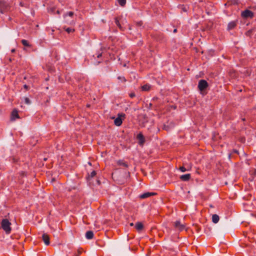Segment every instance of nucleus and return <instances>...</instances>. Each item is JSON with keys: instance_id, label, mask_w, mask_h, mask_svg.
Listing matches in <instances>:
<instances>
[{"instance_id": "nucleus-1", "label": "nucleus", "mask_w": 256, "mask_h": 256, "mask_svg": "<svg viewBox=\"0 0 256 256\" xmlns=\"http://www.w3.org/2000/svg\"><path fill=\"white\" fill-rule=\"evenodd\" d=\"M11 223L8 219H3L1 222V226L2 229L6 234H10L12 228H10Z\"/></svg>"}, {"instance_id": "nucleus-2", "label": "nucleus", "mask_w": 256, "mask_h": 256, "mask_svg": "<svg viewBox=\"0 0 256 256\" xmlns=\"http://www.w3.org/2000/svg\"><path fill=\"white\" fill-rule=\"evenodd\" d=\"M125 114L123 113H120L118 114V117L114 119V124L116 126H120L122 125V120L125 118Z\"/></svg>"}, {"instance_id": "nucleus-3", "label": "nucleus", "mask_w": 256, "mask_h": 256, "mask_svg": "<svg viewBox=\"0 0 256 256\" xmlns=\"http://www.w3.org/2000/svg\"><path fill=\"white\" fill-rule=\"evenodd\" d=\"M208 83L206 80H201L199 81L198 84V88L201 92L204 90L208 87Z\"/></svg>"}, {"instance_id": "nucleus-4", "label": "nucleus", "mask_w": 256, "mask_h": 256, "mask_svg": "<svg viewBox=\"0 0 256 256\" xmlns=\"http://www.w3.org/2000/svg\"><path fill=\"white\" fill-rule=\"evenodd\" d=\"M9 8L8 4L4 1H0V10L2 13L4 12Z\"/></svg>"}, {"instance_id": "nucleus-5", "label": "nucleus", "mask_w": 256, "mask_h": 256, "mask_svg": "<svg viewBox=\"0 0 256 256\" xmlns=\"http://www.w3.org/2000/svg\"><path fill=\"white\" fill-rule=\"evenodd\" d=\"M241 16L243 18H252L254 17V13L250 10H246L242 12Z\"/></svg>"}, {"instance_id": "nucleus-6", "label": "nucleus", "mask_w": 256, "mask_h": 256, "mask_svg": "<svg viewBox=\"0 0 256 256\" xmlns=\"http://www.w3.org/2000/svg\"><path fill=\"white\" fill-rule=\"evenodd\" d=\"M174 228L179 230H182L185 228V225L184 224H182L180 221H176L174 222Z\"/></svg>"}, {"instance_id": "nucleus-7", "label": "nucleus", "mask_w": 256, "mask_h": 256, "mask_svg": "<svg viewBox=\"0 0 256 256\" xmlns=\"http://www.w3.org/2000/svg\"><path fill=\"white\" fill-rule=\"evenodd\" d=\"M16 118H20V116L17 110L14 109L12 112L10 119L12 120H14Z\"/></svg>"}, {"instance_id": "nucleus-8", "label": "nucleus", "mask_w": 256, "mask_h": 256, "mask_svg": "<svg viewBox=\"0 0 256 256\" xmlns=\"http://www.w3.org/2000/svg\"><path fill=\"white\" fill-rule=\"evenodd\" d=\"M42 240L46 245L48 246L50 244V237L48 234H44L42 236Z\"/></svg>"}, {"instance_id": "nucleus-9", "label": "nucleus", "mask_w": 256, "mask_h": 256, "mask_svg": "<svg viewBox=\"0 0 256 256\" xmlns=\"http://www.w3.org/2000/svg\"><path fill=\"white\" fill-rule=\"evenodd\" d=\"M156 194V193H154V192H148L144 193L140 195V198H148L150 196H154Z\"/></svg>"}, {"instance_id": "nucleus-10", "label": "nucleus", "mask_w": 256, "mask_h": 256, "mask_svg": "<svg viewBox=\"0 0 256 256\" xmlns=\"http://www.w3.org/2000/svg\"><path fill=\"white\" fill-rule=\"evenodd\" d=\"M137 138L139 140L140 145H143L144 142V138L142 134H139L137 136Z\"/></svg>"}, {"instance_id": "nucleus-11", "label": "nucleus", "mask_w": 256, "mask_h": 256, "mask_svg": "<svg viewBox=\"0 0 256 256\" xmlns=\"http://www.w3.org/2000/svg\"><path fill=\"white\" fill-rule=\"evenodd\" d=\"M180 178L182 180L188 181L190 178V174H188L182 175L180 176Z\"/></svg>"}, {"instance_id": "nucleus-12", "label": "nucleus", "mask_w": 256, "mask_h": 256, "mask_svg": "<svg viewBox=\"0 0 256 256\" xmlns=\"http://www.w3.org/2000/svg\"><path fill=\"white\" fill-rule=\"evenodd\" d=\"M135 228L138 231H141L144 228V225L142 222H138L136 224Z\"/></svg>"}, {"instance_id": "nucleus-13", "label": "nucleus", "mask_w": 256, "mask_h": 256, "mask_svg": "<svg viewBox=\"0 0 256 256\" xmlns=\"http://www.w3.org/2000/svg\"><path fill=\"white\" fill-rule=\"evenodd\" d=\"M86 236L88 239H92L94 237V233L92 231H88L86 234Z\"/></svg>"}, {"instance_id": "nucleus-14", "label": "nucleus", "mask_w": 256, "mask_h": 256, "mask_svg": "<svg viewBox=\"0 0 256 256\" xmlns=\"http://www.w3.org/2000/svg\"><path fill=\"white\" fill-rule=\"evenodd\" d=\"M151 86L149 84H146L142 86V90L143 91H148L151 88Z\"/></svg>"}, {"instance_id": "nucleus-15", "label": "nucleus", "mask_w": 256, "mask_h": 256, "mask_svg": "<svg viewBox=\"0 0 256 256\" xmlns=\"http://www.w3.org/2000/svg\"><path fill=\"white\" fill-rule=\"evenodd\" d=\"M220 220L219 216L218 214H214L212 216V221L214 223L216 224Z\"/></svg>"}, {"instance_id": "nucleus-16", "label": "nucleus", "mask_w": 256, "mask_h": 256, "mask_svg": "<svg viewBox=\"0 0 256 256\" xmlns=\"http://www.w3.org/2000/svg\"><path fill=\"white\" fill-rule=\"evenodd\" d=\"M236 25V22H232L229 23L228 26V30L233 29Z\"/></svg>"}, {"instance_id": "nucleus-17", "label": "nucleus", "mask_w": 256, "mask_h": 256, "mask_svg": "<svg viewBox=\"0 0 256 256\" xmlns=\"http://www.w3.org/2000/svg\"><path fill=\"white\" fill-rule=\"evenodd\" d=\"M117 164L118 165L122 166L125 168L128 167V164L126 162H124L123 160H120L118 161Z\"/></svg>"}, {"instance_id": "nucleus-18", "label": "nucleus", "mask_w": 256, "mask_h": 256, "mask_svg": "<svg viewBox=\"0 0 256 256\" xmlns=\"http://www.w3.org/2000/svg\"><path fill=\"white\" fill-rule=\"evenodd\" d=\"M22 43L25 46H27V47L31 46V45L29 44L27 40H22Z\"/></svg>"}, {"instance_id": "nucleus-19", "label": "nucleus", "mask_w": 256, "mask_h": 256, "mask_svg": "<svg viewBox=\"0 0 256 256\" xmlns=\"http://www.w3.org/2000/svg\"><path fill=\"white\" fill-rule=\"evenodd\" d=\"M191 168H192V166H188V168H186L185 167H184V166H180V170L181 172H186V170H190L191 169Z\"/></svg>"}, {"instance_id": "nucleus-20", "label": "nucleus", "mask_w": 256, "mask_h": 256, "mask_svg": "<svg viewBox=\"0 0 256 256\" xmlns=\"http://www.w3.org/2000/svg\"><path fill=\"white\" fill-rule=\"evenodd\" d=\"M96 174V172L95 170H93L90 174L87 177L88 180H90V178L94 177Z\"/></svg>"}, {"instance_id": "nucleus-21", "label": "nucleus", "mask_w": 256, "mask_h": 256, "mask_svg": "<svg viewBox=\"0 0 256 256\" xmlns=\"http://www.w3.org/2000/svg\"><path fill=\"white\" fill-rule=\"evenodd\" d=\"M118 3L121 6H124L126 4V0H117Z\"/></svg>"}, {"instance_id": "nucleus-22", "label": "nucleus", "mask_w": 256, "mask_h": 256, "mask_svg": "<svg viewBox=\"0 0 256 256\" xmlns=\"http://www.w3.org/2000/svg\"><path fill=\"white\" fill-rule=\"evenodd\" d=\"M115 22L117 26H118L120 28H121V26L120 24L119 20L118 18H115Z\"/></svg>"}, {"instance_id": "nucleus-23", "label": "nucleus", "mask_w": 256, "mask_h": 256, "mask_svg": "<svg viewBox=\"0 0 256 256\" xmlns=\"http://www.w3.org/2000/svg\"><path fill=\"white\" fill-rule=\"evenodd\" d=\"M24 102H25V103L26 104H30V100L28 98H25Z\"/></svg>"}, {"instance_id": "nucleus-24", "label": "nucleus", "mask_w": 256, "mask_h": 256, "mask_svg": "<svg viewBox=\"0 0 256 256\" xmlns=\"http://www.w3.org/2000/svg\"><path fill=\"white\" fill-rule=\"evenodd\" d=\"M66 30L68 32V33H70L71 32H74V29H72V28H67Z\"/></svg>"}, {"instance_id": "nucleus-25", "label": "nucleus", "mask_w": 256, "mask_h": 256, "mask_svg": "<svg viewBox=\"0 0 256 256\" xmlns=\"http://www.w3.org/2000/svg\"><path fill=\"white\" fill-rule=\"evenodd\" d=\"M118 79L120 80H122L123 82H125L126 81V80L124 78V77L118 76Z\"/></svg>"}, {"instance_id": "nucleus-26", "label": "nucleus", "mask_w": 256, "mask_h": 256, "mask_svg": "<svg viewBox=\"0 0 256 256\" xmlns=\"http://www.w3.org/2000/svg\"><path fill=\"white\" fill-rule=\"evenodd\" d=\"M163 129L167 131L169 130H170L169 127L165 124L163 126Z\"/></svg>"}, {"instance_id": "nucleus-27", "label": "nucleus", "mask_w": 256, "mask_h": 256, "mask_svg": "<svg viewBox=\"0 0 256 256\" xmlns=\"http://www.w3.org/2000/svg\"><path fill=\"white\" fill-rule=\"evenodd\" d=\"M232 4H237L238 2V0H230Z\"/></svg>"}, {"instance_id": "nucleus-28", "label": "nucleus", "mask_w": 256, "mask_h": 256, "mask_svg": "<svg viewBox=\"0 0 256 256\" xmlns=\"http://www.w3.org/2000/svg\"><path fill=\"white\" fill-rule=\"evenodd\" d=\"M68 16H74V12H69L68 13Z\"/></svg>"}, {"instance_id": "nucleus-29", "label": "nucleus", "mask_w": 256, "mask_h": 256, "mask_svg": "<svg viewBox=\"0 0 256 256\" xmlns=\"http://www.w3.org/2000/svg\"><path fill=\"white\" fill-rule=\"evenodd\" d=\"M136 96L134 92H132L130 94V96L132 98H134Z\"/></svg>"}, {"instance_id": "nucleus-30", "label": "nucleus", "mask_w": 256, "mask_h": 256, "mask_svg": "<svg viewBox=\"0 0 256 256\" xmlns=\"http://www.w3.org/2000/svg\"><path fill=\"white\" fill-rule=\"evenodd\" d=\"M81 254H82V250L81 249H78V256L80 255Z\"/></svg>"}, {"instance_id": "nucleus-31", "label": "nucleus", "mask_w": 256, "mask_h": 256, "mask_svg": "<svg viewBox=\"0 0 256 256\" xmlns=\"http://www.w3.org/2000/svg\"><path fill=\"white\" fill-rule=\"evenodd\" d=\"M24 88L25 89H26V90H28V86H27L26 84H24Z\"/></svg>"}, {"instance_id": "nucleus-32", "label": "nucleus", "mask_w": 256, "mask_h": 256, "mask_svg": "<svg viewBox=\"0 0 256 256\" xmlns=\"http://www.w3.org/2000/svg\"><path fill=\"white\" fill-rule=\"evenodd\" d=\"M177 32V30L176 29H174V32Z\"/></svg>"}, {"instance_id": "nucleus-33", "label": "nucleus", "mask_w": 256, "mask_h": 256, "mask_svg": "<svg viewBox=\"0 0 256 256\" xmlns=\"http://www.w3.org/2000/svg\"><path fill=\"white\" fill-rule=\"evenodd\" d=\"M163 38H164V37L161 36V38L159 40H162Z\"/></svg>"}, {"instance_id": "nucleus-34", "label": "nucleus", "mask_w": 256, "mask_h": 256, "mask_svg": "<svg viewBox=\"0 0 256 256\" xmlns=\"http://www.w3.org/2000/svg\"><path fill=\"white\" fill-rule=\"evenodd\" d=\"M15 52V50H14V49H12V52Z\"/></svg>"}, {"instance_id": "nucleus-35", "label": "nucleus", "mask_w": 256, "mask_h": 256, "mask_svg": "<svg viewBox=\"0 0 256 256\" xmlns=\"http://www.w3.org/2000/svg\"><path fill=\"white\" fill-rule=\"evenodd\" d=\"M56 13L58 14H60V11L59 10H57Z\"/></svg>"}, {"instance_id": "nucleus-36", "label": "nucleus", "mask_w": 256, "mask_h": 256, "mask_svg": "<svg viewBox=\"0 0 256 256\" xmlns=\"http://www.w3.org/2000/svg\"><path fill=\"white\" fill-rule=\"evenodd\" d=\"M234 152H236V153H238V150H234Z\"/></svg>"}, {"instance_id": "nucleus-37", "label": "nucleus", "mask_w": 256, "mask_h": 256, "mask_svg": "<svg viewBox=\"0 0 256 256\" xmlns=\"http://www.w3.org/2000/svg\"><path fill=\"white\" fill-rule=\"evenodd\" d=\"M130 226H134V224L133 223H130Z\"/></svg>"}, {"instance_id": "nucleus-38", "label": "nucleus", "mask_w": 256, "mask_h": 256, "mask_svg": "<svg viewBox=\"0 0 256 256\" xmlns=\"http://www.w3.org/2000/svg\"><path fill=\"white\" fill-rule=\"evenodd\" d=\"M232 72V74H235V72L234 71Z\"/></svg>"}, {"instance_id": "nucleus-39", "label": "nucleus", "mask_w": 256, "mask_h": 256, "mask_svg": "<svg viewBox=\"0 0 256 256\" xmlns=\"http://www.w3.org/2000/svg\"><path fill=\"white\" fill-rule=\"evenodd\" d=\"M152 106V104H150V106Z\"/></svg>"}]
</instances>
